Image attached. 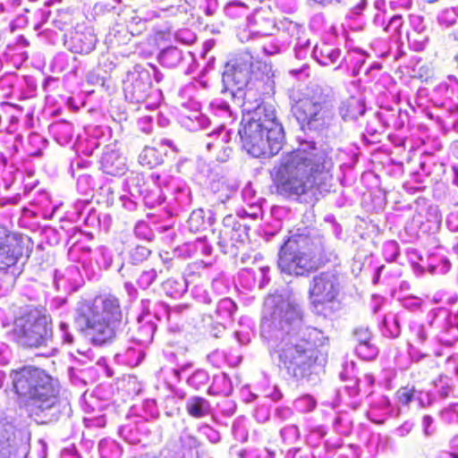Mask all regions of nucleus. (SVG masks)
Here are the masks:
<instances>
[{
	"label": "nucleus",
	"instance_id": "bb28decb",
	"mask_svg": "<svg viewBox=\"0 0 458 458\" xmlns=\"http://www.w3.org/2000/svg\"><path fill=\"white\" fill-rule=\"evenodd\" d=\"M270 298L272 299V301L275 302L276 295H272Z\"/></svg>",
	"mask_w": 458,
	"mask_h": 458
},
{
	"label": "nucleus",
	"instance_id": "ddd939ff",
	"mask_svg": "<svg viewBox=\"0 0 458 458\" xmlns=\"http://www.w3.org/2000/svg\"><path fill=\"white\" fill-rule=\"evenodd\" d=\"M188 224L190 230L194 233L204 231L206 229L207 223L204 217L203 210H193L190 215Z\"/></svg>",
	"mask_w": 458,
	"mask_h": 458
},
{
	"label": "nucleus",
	"instance_id": "4be33fe9",
	"mask_svg": "<svg viewBox=\"0 0 458 458\" xmlns=\"http://www.w3.org/2000/svg\"><path fill=\"white\" fill-rule=\"evenodd\" d=\"M241 65H242V64L237 63V61H236L235 64H233V67H234V69H241L242 68Z\"/></svg>",
	"mask_w": 458,
	"mask_h": 458
},
{
	"label": "nucleus",
	"instance_id": "412c9836",
	"mask_svg": "<svg viewBox=\"0 0 458 458\" xmlns=\"http://www.w3.org/2000/svg\"><path fill=\"white\" fill-rule=\"evenodd\" d=\"M450 388L448 386L443 387L439 394L441 397L446 398L449 394Z\"/></svg>",
	"mask_w": 458,
	"mask_h": 458
},
{
	"label": "nucleus",
	"instance_id": "9d476101",
	"mask_svg": "<svg viewBox=\"0 0 458 458\" xmlns=\"http://www.w3.org/2000/svg\"><path fill=\"white\" fill-rule=\"evenodd\" d=\"M22 255V238L0 224V272L13 267Z\"/></svg>",
	"mask_w": 458,
	"mask_h": 458
},
{
	"label": "nucleus",
	"instance_id": "aec40b11",
	"mask_svg": "<svg viewBox=\"0 0 458 458\" xmlns=\"http://www.w3.org/2000/svg\"><path fill=\"white\" fill-rule=\"evenodd\" d=\"M432 422H433V420H432L431 416H429V415L423 416L422 424L424 427V433L428 436L432 433V431L429 430V428H430Z\"/></svg>",
	"mask_w": 458,
	"mask_h": 458
},
{
	"label": "nucleus",
	"instance_id": "393cba45",
	"mask_svg": "<svg viewBox=\"0 0 458 458\" xmlns=\"http://www.w3.org/2000/svg\"><path fill=\"white\" fill-rule=\"evenodd\" d=\"M360 114H363V113H364V106H360Z\"/></svg>",
	"mask_w": 458,
	"mask_h": 458
},
{
	"label": "nucleus",
	"instance_id": "4468645a",
	"mask_svg": "<svg viewBox=\"0 0 458 458\" xmlns=\"http://www.w3.org/2000/svg\"><path fill=\"white\" fill-rule=\"evenodd\" d=\"M415 393L416 390L414 386H402L397 390L395 397L402 405H408L413 400Z\"/></svg>",
	"mask_w": 458,
	"mask_h": 458
},
{
	"label": "nucleus",
	"instance_id": "cd10ccee",
	"mask_svg": "<svg viewBox=\"0 0 458 458\" xmlns=\"http://www.w3.org/2000/svg\"><path fill=\"white\" fill-rule=\"evenodd\" d=\"M400 18H401V16H394V17L392 18V20H394V19H400Z\"/></svg>",
	"mask_w": 458,
	"mask_h": 458
},
{
	"label": "nucleus",
	"instance_id": "a878e982",
	"mask_svg": "<svg viewBox=\"0 0 458 458\" xmlns=\"http://www.w3.org/2000/svg\"><path fill=\"white\" fill-rule=\"evenodd\" d=\"M89 48V47H88L87 49L81 48L79 51H80V52H83V51H86V52H87Z\"/></svg>",
	"mask_w": 458,
	"mask_h": 458
},
{
	"label": "nucleus",
	"instance_id": "5701e85b",
	"mask_svg": "<svg viewBox=\"0 0 458 458\" xmlns=\"http://www.w3.org/2000/svg\"><path fill=\"white\" fill-rule=\"evenodd\" d=\"M153 150L152 149H147L145 150V154H144V157H147L148 154H152Z\"/></svg>",
	"mask_w": 458,
	"mask_h": 458
},
{
	"label": "nucleus",
	"instance_id": "f257e3e1",
	"mask_svg": "<svg viewBox=\"0 0 458 458\" xmlns=\"http://www.w3.org/2000/svg\"><path fill=\"white\" fill-rule=\"evenodd\" d=\"M334 161L315 142L302 143L284 152L269 171L270 191L284 199H299L320 191L333 177Z\"/></svg>",
	"mask_w": 458,
	"mask_h": 458
},
{
	"label": "nucleus",
	"instance_id": "a211bd4d",
	"mask_svg": "<svg viewBox=\"0 0 458 458\" xmlns=\"http://www.w3.org/2000/svg\"><path fill=\"white\" fill-rule=\"evenodd\" d=\"M446 224L452 231H458V214L450 213L446 218Z\"/></svg>",
	"mask_w": 458,
	"mask_h": 458
},
{
	"label": "nucleus",
	"instance_id": "6ab92c4d",
	"mask_svg": "<svg viewBox=\"0 0 458 458\" xmlns=\"http://www.w3.org/2000/svg\"><path fill=\"white\" fill-rule=\"evenodd\" d=\"M301 402L306 403L307 408L305 409V411H310L316 407V401L315 399L310 395H304L301 399Z\"/></svg>",
	"mask_w": 458,
	"mask_h": 458
},
{
	"label": "nucleus",
	"instance_id": "423d86ee",
	"mask_svg": "<svg viewBox=\"0 0 458 458\" xmlns=\"http://www.w3.org/2000/svg\"><path fill=\"white\" fill-rule=\"evenodd\" d=\"M325 251H317L312 238L297 232L287 237L278 250L277 267L282 274L306 277L328 263Z\"/></svg>",
	"mask_w": 458,
	"mask_h": 458
},
{
	"label": "nucleus",
	"instance_id": "9b49d317",
	"mask_svg": "<svg viewBox=\"0 0 458 458\" xmlns=\"http://www.w3.org/2000/svg\"><path fill=\"white\" fill-rule=\"evenodd\" d=\"M15 439V426L6 418L0 416V458H12Z\"/></svg>",
	"mask_w": 458,
	"mask_h": 458
},
{
	"label": "nucleus",
	"instance_id": "1a4fd4ad",
	"mask_svg": "<svg viewBox=\"0 0 458 458\" xmlns=\"http://www.w3.org/2000/svg\"><path fill=\"white\" fill-rule=\"evenodd\" d=\"M339 275L335 271H324L313 276L309 286V298L318 308L335 301L340 293Z\"/></svg>",
	"mask_w": 458,
	"mask_h": 458
},
{
	"label": "nucleus",
	"instance_id": "20e7f679",
	"mask_svg": "<svg viewBox=\"0 0 458 458\" xmlns=\"http://www.w3.org/2000/svg\"><path fill=\"white\" fill-rule=\"evenodd\" d=\"M122 321L121 303L113 294H99L91 301H81L77 308L76 322L95 345L112 342Z\"/></svg>",
	"mask_w": 458,
	"mask_h": 458
},
{
	"label": "nucleus",
	"instance_id": "2eb2a0df",
	"mask_svg": "<svg viewBox=\"0 0 458 458\" xmlns=\"http://www.w3.org/2000/svg\"><path fill=\"white\" fill-rule=\"evenodd\" d=\"M157 278V271L149 269L143 271L137 279V284L140 289L148 288Z\"/></svg>",
	"mask_w": 458,
	"mask_h": 458
},
{
	"label": "nucleus",
	"instance_id": "0eeeda50",
	"mask_svg": "<svg viewBox=\"0 0 458 458\" xmlns=\"http://www.w3.org/2000/svg\"><path fill=\"white\" fill-rule=\"evenodd\" d=\"M333 102L330 90L316 86L295 102L292 111L302 128L317 129L333 117Z\"/></svg>",
	"mask_w": 458,
	"mask_h": 458
},
{
	"label": "nucleus",
	"instance_id": "b1692460",
	"mask_svg": "<svg viewBox=\"0 0 458 458\" xmlns=\"http://www.w3.org/2000/svg\"><path fill=\"white\" fill-rule=\"evenodd\" d=\"M106 173H107V174H115V172H114V171H113V170H108L107 168H106Z\"/></svg>",
	"mask_w": 458,
	"mask_h": 458
},
{
	"label": "nucleus",
	"instance_id": "c756f323",
	"mask_svg": "<svg viewBox=\"0 0 458 458\" xmlns=\"http://www.w3.org/2000/svg\"><path fill=\"white\" fill-rule=\"evenodd\" d=\"M454 441L457 442V441H458V437H455V438L454 439Z\"/></svg>",
	"mask_w": 458,
	"mask_h": 458
},
{
	"label": "nucleus",
	"instance_id": "dca6fc26",
	"mask_svg": "<svg viewBox=\"0 0 458 458\" xmlns=\"http://www.w3.org/2000/svg\"><path fill=\"white\" fill-rule=\"evenodd\" d=\"M371 348L370 344V337H366L364 339L358 338L357 339V344H356V351L359 353V355L363 356L364 358H369V356L366 354L365 351L367 349Z\"/></svg>",
	"mask_w": 458,
	"mask_h": 458
},
{
	"label": "nucleus",
	"instance_id": "7ed1b4c3",
	"mask_svg": "<svg viewBox=\"0 0 458 458\" xmlns=\"http://www.w3.org/2000/svg\"><path fill=\"white\" fill-rule=\"evenodd\" d=\"M326 338L321 331L308 328L301 337L283 343L275 352L278 359V366L295 381L310 380L318 375L326 360L320 347L325 344Z\"/></svg>",
	"mask_w": 458,
	"mask_h": 458
},
{
	"label": "nucleus",
	"instance_id": "6e6552de",
	"mask_svg": "<svg viewBox=\"0 0 458 458\" xmlns=\"http://www.w3.org/2000/svg\"><path fill=\"white\" fill-rule=\"evenodd\" d=\"M12 333L24 347H41L51 338V319L40 310L30 308L15 317Z\"/></svg>",
	"mask_w": 458,
	"mask_h": 458
},
{
	"label": "nucleus",
	"instance_id": "39448f33",
	"mask_svg": "<svg viewBox=\"0 0 458 458\" xmlns=\"http://www.w3.org/2000/svg\"><path fill=\"white\" fill-rule=\"evenodd\" d=\"M13 392L26 399L30 417H38L60 403L59 389L53 377L44 369L23 366L10 372Z\"/></svg>",
	"mask_w": 458,
	"mask_h": 458
},
{
	"label": "nucleus",
	"instance_id": "f03ea898",
	"mask_svg": "<svg viewBox=\"0 0 458 458\" xmlns=\"http://www.w3.org/2000/svg\"><path fill=\"white\" fill-rule=\"evenodd\" d=\"M239 134L246 151L254 157H271L283 148L284 129L272 105L260 103L242 120Z\"/></svg>",
	"mask_w": 458,
	"mask_h": 458
},
{
	"label": "nucleus",
	"instance_id": "f3484780",
	"mask_svg": "<svg viewBox=\"0 0 458 458\" xmlns=\"http://www.w3.org/2000/svg\"><path fill=\"white\" fill-rule=\"evenodd\" d=\"M326 57L328 58L329 62L327 60H321L320 62L323 65H328L330 64H336L340 60V51L335 49H327Z\"/></svg>",
	"mask_w": 458,
	"mask_h": 458
},
{
	"label": "nucleus",
	"instance_id": "f8f14e48",
	"mask_svg": "<svg viewBox=\"0 0 458 458\" xmlns=\"http://www.w3.org/2000/svg\"><path fill=\"white\" fill-rule=\"evenodd\" d=\"M207 404L208 402L203 397L194 396L186 403V411L191 417L199 419L205 416L204 408Z\"/></svg>",
	"mask_w": 458,
	"mask_h": 458
},
{
	"label": "nucleus",
	"instance_id": "c85d7f7f",
	"mask_svg": "<svg viewBox=\"0 0 458 458\" xmlns=\"http://www.w3.org/2000/svg\"><path fill=\"white\" fill-rule=\"evenodd\" d=\"M453 455V458H458V454H451Z\"/></svg>",
	"mask_w": 458,
	"mask_h": 458
}]
</instances>
